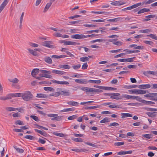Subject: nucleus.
<instances>
[{
    "label": "nucleus",
    "mask_w": 157,
    "mask_h": 157,
    "mask_svg": "<svg viewBox=\"0 0 157 157\" xmlns=\"http://www.w3.org/2000/svg\"><path fill=\"white\" fill-rule=\"evenodd\" d=\"M33 97V95L29 91H26L25 92L22 93V98L25 101H30L32 99Z\"/></svg>",
    "instance_id": "obj_1"
},
{
    "label": "nucleus",
    "mask_w": 157,
    "mask_h": 157,
    "mask_svg": "<svg viewBox=\"0 0 157 157\" xmlns=\"http://www.w3.org/2000/svg\"><path fill=\"white\" fill-rule=\"evenodd\" d=\"M130 92L134 93L136 94H143L147 93V91L146 90H139V89H133L128 90Z\"/></svg>",
    "instance_id": "obj_2"
},
{
    "label": "nucleus",
    "mask_w": 157,
    "mask_h": 157,
    "mask_svg": "<svg viewBox=\"0 0 157 157\" xmlns=\"http://www.w3.org/2000/svg\"><path fill=\"white\" fill-rule=\"evenodd\" d=\"M40 72L42 73L41 75H42V76L43 77H45L48 78H51L52 77V76L51 75L48 74H50L51 73V72L50 71L40 70Z\"/></svg>",
    "instance_id": "obj_3"
},
{
    "label": "nucleus",
    "mask_w": 157,
    "mask_h": 157,
    "mask_svg": "<svg viewBox=\"0 0 157 157\" xmlns=\"http://www.w3.org/2000/svg\"><path fill=\"white\" fill-rule=\"evenodd\" d=\"M71 38L73 39H82L86 38V36L83 34H75L71 35Z\"/></svg>",
    "instance_id": "obj_4"
},
{
    "label": "nucleus",
    "mask_w": 157,
    "mask_h": 157,
    "mask_svg": "<svg viewBox=\"0 0 157 157\" xmlns=\"http://www.w3.org/2000/svg\"><path fill=\"white\" fill-rule=\"evenodd\" d=\"M141 5V2L137 3L136 4H135L133 5H132V6H129L128 7H127V8H124L123 9H122V11H125L126 10H131L133 9L136 8L139 6Z\"/></svg>",
    "instance_id": "obj_5"
},
{
    "label": "nucleus",
    "mask_w": 157,
    "mask_h": 157,
    "mask_svg": "<svg viewBox=\"0 0 157 157\" xmlns=\"http://www.w3.org/2000/svg\"><path fill=\"white\" fill-rule=\"evenodd\" d=\"M52 44V42L51 41H45L42 43V45L49 48H52L54 47V46L51 44Z\"/></svg>",
    "instance_id": "obj_6"
},
{
    "label": "nucleus",
    "mask_w": 157,
    "mask_h": 157,
    "mask_svg": "<svg viewBox=\"0 0 157 157\" xmlns=\"http://www.w3.org/2000/svg\"><path fill=\"white\" fill-rule=\"evenodd\" d=\"M120 95V94L119 93H112L110 98L116 100H119L121 99L119 97Z\"/></svg>",
    "instance_id": "obj_7"
},
{
    "label": "nucleus",
    "mask_w": 157,
    "mask_h": 157,
    "mask_svg": "<svg viewBox=\"0 0 157 157\" xmlns=\"http://www.w3.org/2000/svg\"><path fill=\"white\" fill-rule=\"evenodd\" d=\"M80 89L83 91L86 92L87 94H88V93H92V88L86 87H83L82 88H81Z\"/></svg>",
    "instance_id": "obj_8"
},
{
    "label": "nucleus",
    "mask_w": 157,
    "mask_h": 157,
    "mask_svg": "<svg viewBox=\"0 0 157 157\" xmlns=\"http://www.w3.org/2000/svg\"><path fill=\"white\" fill-rule=\"evenodd\" d=\"M8 2V0H4L0 6V13L3 10Z\"/></svg>",
    "instance_id": "obj_9"
},
{
    "label": "nucleus",
    "mask_w": 157,
    "mask_h": 157,
    "mask_svg": "<svg viewBox=\"0 0 157 157\" xmlns=\"http://www.w3.org/2000/svg\"><path fill=\"white\" fill-rule=\"evenodd\" d=\"M27 50L29 51L30 54H32V55L35 56H38V55L37 52H36L34 50H33L30 48H28Z\"/></svg>",
    "instance_id": "obj_10"
},
{
    "label": "nucleus",
    "mask_w": 157,
    "mask_h": 157,
    "mask_svg": "<svg viewBox=\"0 0 157 157\" xmlns=\"http://www.w3.org/2000/svg\"><path fill=\"white\" fill-rule=\"evenodd\" d=\"M75 81L76 82L80 84H86L88 83L87 80L84 79H76Z\"/></svg>",
    "instance_id": "obj_11"
},
{
    "label": "nucleus",
    "mask_w": 157,
    "mask_h": 157,
    "mask_svg": "<svg viewBox=\"0 0 157 157\" xmlns=\"http://www.w3.org/2000/svg\"><path fill=\"white\" fill-rule=\"evenodd\" d=\"M40 72V70L36 68L33 69L31 72V75L33 77H35L37 74H38L39 72Z\"/></svg>",
    "instance_id": "obj_12"
},
{
    "label": "nucleus",
    "mask_w": 157,
    "mask_h": 157,
    "mask_svg": "<svg viewBox=\"0 0 157 157\" xmlns=\"http://www.w3.org/2000/svg\"><path fill=\"white\" fill-rule=\"evenodd\" d=\"M132 151H121L117 153V154L119 155H123L126 154H131L132 153Z\"/></svg>",
    "instance_id": "obj_13"
},
{
    "label": "nucleus",
    "mask_w": 157,
    "mask_h": 157,
    "mask_svg": "<svg viewBox=\"0 0 157 157\" xmlns=\"http://www.w3.org/2000/svg\"><path fill=\"white\" fill-rule=\"evenodd\" d=\"M72 151H75L77 152H86L88 150L86 149H78V148H75L73 149H71Z\"/></svg>",
    "instance_id": "obj_14"
},
{
    "label": "nucleus",
    "mask_w": 157,
    "mask_h": 157,
    "mask_svg": "<svg viewBox=\"0 0 157 157\" xmlns=\"http://www.w3.org/2000/svg\"><path fill=\"white\" fill-rule=\"evenodd\" d=\"M138 88L140 89H146L151 87V86L149 84L140 85L138 86Z\"/></svg>",
    "instance_id": "obj_15"
},
{
    "label": "nucleus",
    "mask_w": 157,
    "mask_h": 157,
    "mask_svg": "<svg viewBox=\"0 0 157 157\" xmlns=\"http://www.w3.org/2000/svg\"><path fill=\"white\" fill-rule=\"evenodd\" d=\"M123 18L121 17H117L114 19H109L107 20V21L110 22H117L121 21L122 20Z\"/></svg>",
    "instance_id": "obj_16"
},
{
    "label": "nucleus",
    "mask_w": 157,
    "mask_h": 157,
    "mask_svg": "<svg viewBox=\"0 0 157 157\" xmlns=\"http://www.w3.org/2000/svg\"><path fill=\"white\" fill-rule=\"evenodd\" d=\"M52 2H51L50 0V2L49 3H48L47 4L45 7L43 12L44 13H45L49 9L51 5L52 4Z\"/></svg>",
    "instance_id": "obj_17"
},
{
    "label": "nucleus",
    "mask_w": 157,
    "mask_h": 157,
    "mask_svg": "<svg viewBox=\"0 0 157 157\" xmlns=\"http://www.w3.org/2000/svg\"><path fill=\"white\" fill-rule=\"evenodd\" d=\"M63 43L65 45H75L77 44V43L75 42L64 41Z\"/></svg>",
    "instance_id": "obj_18"
},
{
    "label": "nucleus",
    "mask_w": 157,
    "mask_h": 157,
    "mask_svg": "<svg viewBox=\"0 0 157 157\" xmlns=\"http://www.w3.org/2000/svg\"><path fill=\"white\" fill-rule=\"evenodd\" d=\"M44 60L45 62L49 64L52 63V60L51 58L48 56H45L44 58Z\"/></svg>",
    "instance_id": "obj_19"
},
{
    "label": "nucleus",
    "mask_w": 157,
    "mask_h": 157,
    "mask_svg": "<svg viewBox=\"0 0 157 157\" xmlns=\"http://www.w3.org/2000/svg\"><path fill=\"white\" fill-rule=\"evenodd\" d=\"M124 4V3L121 2L119 1H116L111 3V5L115 6L122 5Z\"/></svg>",
    "instance_id": "obj_20"
},
{
    "label": "nucleus",
    "mask_w": 157,
    "mask_h": 157,
    "mask_svg": "<svg viewBox=\"0 0 157 157\" xmlns=\"http://www.w3.org/2000/svg\"><path fill=\"white\" fill-rule=\"evenodd\" d=\"M67 57L66 55H61L60 56H58L56 55H54L52 56L51 57L52 58H54L55 59H60L65 58Z\"/></svg>",
    "instance_id": "obj_21"
},
{
    "label": "nucleus",
    "mask_w": 157,
    "mask_h": 157,
    "mask_svg": "<svg viewBox=\"0 0 157 157\" xmlns=\"http://www.w3.org/2000/svg\"><path fill=\"white\" fill-rule=\"evenodd\" d=\"M52 72L53 73L61 75H63L65 73V72L63 71H58L57 70H52Z\"/></svg>",
    "instance_id": "obj_22"
},
{
    "label": "nucleus",
    "mask_w": 157,
    "mask_h": 157,
    "mask_svg": "<svg viewBox=\"0 0 157 157\" xmlns=\"http://www.w3.org/2000/svg\"><path fill=\"white\" fill-rule=\"evenodd\" d=\"M150 9L146 8H143L139 11L137 12L138 14L146 12H148L150 11Z\"/></svg>",
    "instance_id": "obj_23"
},
{
    "label": "nucleus",
    "mask_w": 157,
    "mask_h": 157,
    "mask_svg": "<svg viewBox=\"0 0 157 157\" xmlns=\"http://www.w3.org/2000/svg\"><path fill=\"white\" fill-rule=\"evenodd\" d=\"M9 95L10 96L11 98L12 97H22V93H16L11 94H10Z\"/></svg>",
    "instance_id": "obj_24"
},
{
    "label": "nucleus",
    "mask_w": 157,
    "mask_h": 157,
    "mask_svg": "<svg viewBox=\"0 0 157 157\" xmlns=\"http://www.w3.org/2000/svg\"><path fill=\"white\" fill-rule=\"evenodd\" d=\"M121 118L122 119L126 117H132V114L128 113H121Z\"/></svg>",
    "instance_id": "obj_25"
},
{
    "label": "nucleus",
    "mask_w": 157,
    "mask_h": 157,
    "mask_svg": "<svg viewBox=\"0 0 157 157\" xmlns=\"http://www.w3.org/2000/svg\"><path fill=\"white\" fill-rule=\"evenodd\" d=\"M16 109V108L10 107H7L6 108V110L8 112L15 111Z\"/></svg>",
    "instance_id": "obj_26"
},
{
    "label": "nucleus",
    "mask_w": 157,
    "mask_h": 157,
    "mask_svg": "<svg viewBox=\"0 0 157 157\" xmlns=\"http://www.w3.org/2000/svg\"><path fill=\"white\" fill-rule=\"evenodd\" d=\"M36 97L39 98H46L48 97L45 94H37Z\"/></svg>",
    "instance_id": "obj_27"
},
{
    "label": "nucleus",
    "mask_w": 157,
    "mask_h": 157,
    "mask_svg": "<svg viewBox=\"0 0 157 157\" xmlns=\"http://www.w3.org/2000/svg\"><path fill=\"white\" fill-rule=\"evenodd\" d=\"M67 104L69 105H71L72 106H78L79 103L77 102L70 101L67 102Z\"/></svg>",
    "instance_id": "obj_28"
},
{
    "label": "nucleus",
    "mask_w": 157,
    "mask_h": 157,
    "mask_svg": "<svg viewBox=\"0 0 157 157\" xmlns=\"http://www.w3.org/2000/svg\"><path fill=\"white\" fill-rule=\"evenodd\" d=\"M12 98H11L9 94L7 95L6 96H1L0 97V100H5L8 99H11Z\"/></svg>",
    "instance_id": "obj_29"
},
{
    "label": "nucleus",
    "mask_w": 157,
    "mask_h": 157,
    "mask_svg": "<svg viewBox=\"0 0 157 157\" xmlns=\"http://www.w3.org/2000/svg\"><path fill=\"white\" fill-rule=\"evenodd\" d=\"M155 15H150L145 17L146 19L144 20V21H147L151 20V19L155 17Z\"/></svg>",
    "instance_id": "obj_30"
},
{
    "label": "nucleus",
    "mask_w": 157,
    "mask_h": 157,
    "mask_svg": "<svg viewBox=\"0 0 157 157\" xmlns=\"http://www.w3.org/2000/svg\"><path fill=\"white\" fill-rule=\"evenodd\" d=\"M142 102H143V103L146 105H154L155 104V103L154 102L150 101H147L145 100L144 101H143Z\"/></svg>",
    "instance_id": "obj_31"
},
{
    "label": "nucleus",
    "mask_w": 157,
    "mask_h": 157,
    "mask_svg": "<svg viewBox=\"0 0 157 157\" xmlns=\"http://www.w3.org/2000/svg\"><path fill=\"white\" fill-rule=\"evenodd\" d=\"M59 67L60 68H62L65 69H69L70 68V67L68 65H62L60 64L59 65Z\"/></svg>",
    "instance_id": "obj_32"
},
{
    "label": "nucleus",
    "mask_w": 157,
    "mask_h": 157,
    "mask_svg": "<svg viewBox=\"0 0 157 157\" xmlns=\"http://www.w3.org/2000/svg\"><path fill=\"white\" fill-rule=\"evenodd\" d=\"M109 107L112 108L119 109L121 108V105L115 104L111 105L109 106Z\"/></svg>",
    "instance_id": "obj_33"
},
{
    "label": "nucleus",
    "mask_w": 157,
    "mask_h": 157,
    "mask_svg": "<svg viewBox=\"0 0 157 157\" xmlns=\"http://www.w3.org/2000/svg\"><path fill=\"white\" fill-rule=\"evenodd\" d=\"M100 107V106L99 105H97L93 106H86L85 107V109H91L99 108Z\"/></svg>",
    "instance_id": "obj_34"
},
{
    "label": "nucleus",
    "mask_w": 157,
    "mask_h": 157,
    "mask_svg": "<svg viewBox=\"0 0 157 157\" xmlns=\"http://www.w3.org/2000/svg\"><path fill=\"white\" fill-rule=\"evenodd\" d=\"M99 32H101V33H106L105 31H103L102 30H90V31H89L87 32V33H91L94 32L95 33H98Z\"/></svg>",
    "instance_id": "obj_35"
},
{
    "label": "nucleus",
    "mask_w": 157,
    "mask_h": 157,
    "mask_svg": "<svg viewBox=\"0 0 157 157\" xmlns=\"http://www.w3.org/2000/svg\"><path fill=\"white\" fill-rule=\"evenodd\" d=\"M88 82H90V83H94L97 84H99L101 82V81L100 80H90L88 81Z\"/></svg>",
    "instance_id": "obj_36"
},
{
    "label": "nucleus",
    "mask_w": 157,
    "mask_h": 157,
    "mask_svg": "<svg viewBox=\"0 0 157 157\" xmlns=\"http://www.w3.org/2000/svg\"><path fill=\"white\" fill-rule=\"evenodd\" d=\"M34 130L36 132L38 133H39L40 134L44 136H45L46 135H47L46 133L44 131H41L37 129H35Z\"/></svg>",
    "instance_id": "obj_37"
},
{
    "label": "nucleus",
    "mask_w": 157,
    "mask_h": 157,
    "mask_svg": "<svg viewBox=\"0 0 157 157\" xmlns=\"http://www.w3.org/2000/svg\"><path fill=\"white\" fill-rule=\"evenodd\" d=\"M74 110V109H73V108H68L67 109H64L63 110L60 111V112H67L69 111H72Z\"/></svg>",
    "instance_id": "obj_38"
},
{
    "label": "nucleus",
    "mask_w": 157,
    "mask_h": 157,
    "mask_svg": "<svg viewBox=\"0 0 157 157\" xmlns=\"http://www.w3.org/2000/svg\"><path fill=\"white\" fill-rule=\"evenodd\" d=\"M89 58L87 57H83L80 58V61L82 62H85L89 61Z\"/></svg>",
    "instance_id": "obj_39"
},
{
    "label": "nucleus",
    "mask_w": 157,
    "mask_h": 157,
    "mask_svg": "<svg viewBox=\"0 0 157 157\" xmlns=\"http://www.w3.org/2000/svg\"><path fill=\"white\" fill-rule=\"evenodd\" d=\"M110 121V119L107 117L104 118L103 120L101 121L100 123H104L106 122H108Z\"/></svg>",
    "instance_id": "obj_40"
},
{
    "label": "nucleus",
    "mask_w": 157,
    "mask_h": 157,
    "mask_svg": "<svg viewBox=\"0 0 157 157\" xmlns=\"http://www.w3.org/2000/svg\"><path fill=\"white\" fill-rule=\"evenodd\" d=\"M44 89L45 91H54L55 90L53 88L49 87H44Z\"/></svg>",
    "instance_id": "obj_41"
},
{
    "label": "nucleus",
    "mask_w": 157,
    "mask_h": 157,
    "mask_svg": "<svg viewBox=\"0 0 157 157\" xmlns=\"http://www.w3.org/2000/svg\"><path fill=\"white\" fill-rule=\"evenodd\" d=\"M92 13H93L96 14H103V13H105L106 14H109V12H102V11H92L91 12Z\"/></svg>",
    "instance_id": "obj_42"
},
{
    "label": "nucleus",
    "mask_w": 157,
    "mask_h": 157,
    "mask_svg": "<svg viewBox=\"0 0 157 157\" xmlns=\"http://www.w3.org/2000/svg\"><path fill=\"white\" fill-rule=\"evenodd\" d=\"M29 44L30 46L35 48L39 46L38 44L31 42L29 43Z\"/></svg>",
    "instance_id": "obj_43"
},
{
    "label": "nucleus",
    "mask_w": 157,
    "mask_h": 157,
    "mask_svg": "<svg viewBox=\"0 0 157 157\" xmlns=\"http://www.w3.org/2000/svg\"><path fill=\"white\" fill-rule=\"evenodd\" d=\"M60 94H62L65 96H69L70 94L69 92L67 91H59Z\"/></svg>",
    "instance_id": "obj_44"
},
{
    "label": "nucleus",
    "mask_w": 157,
    "mask_h": 157,
    "mask_svg": "<svg viewBox=\"0 0 157 157\" xmlns=\"http://www.w3.org/2000/svg\"><path fill=\"white\" fill-rule=\"evenodd\" d=\"M142 136L144 138L149 139L152 137V135L151 134H146L143 135Z\"/></svg>",
    "instance_id": "obj_45"
},
{
    "label": "nucleus",
    "mask_w": 157,
    "mask_h": 157,
    "mask_svg": "<svg viewBox=\"0 0 157 157\" xmlns=\"http://www.w3.org/2000/svg\"><path fill=\"white\" fill-rule=\"evenodd\" d=\"M102 92V90H101L94 89L92 88V93H93L94 92L96 93H101Z\"/></svg>",
    "instance_id": "obj_46"
},
{
    "label": "nucleus",
    "mask_w": 157,
    "mask_h": 157,
    "mask_svg": "<svg viewBox=\"0 0 157 157\" xmlns=\"http://www.w3.org/2000/svg\"><path fill=\"white\" fill-rule=\"evenodd\" d=\"M155 113H151V112H147V114L148 116L151 117H154L156 116V115L155 114Z\"/></svg>",
    "instance_id": "obj_47"
},
{
    "label": "nucleus",
    "mask_w": 157,
    "mask_h": 157,
    "mask_svg": "<svg viewBox=\"0 0 157 157\" xmlns=\"http://www.w3.org/2000/svg\"><path fill=\"white\" fill-rule=\"evenodd\" d=\"M123 52H124V55L126 54H129L133 53V50H129L128 49H126L123 50Z\"/></svg>",
    "instance_id": "obj_48"
},
{
    "label": "nucleus",
    "mask_w": 157,
    "mask_h": 157,
    "mask_svg": "<svg viewBox=\"0 0 157 157\" xmlns=\"http://www.w3.org/2000/svg\"><path fill=\"white\" fill-rule=\"evenodd\" d=\"M151 100L157 101V93H154L153 96V98H151Z\"/></svg>",
    "instance_id": "obj_49"
},
{
    "label": "nucleus",
    "mask_w": 157,
    "mask_h": 157,
    "mask_svg": "<svg viewBox=\"0 0 157 157\" xmlns=\"http://www.w3.org/2000/svg\"><path fill=\"white\" fill-rule=\"evenodd\" d=\"M105 41V40L103 39H98L95 40H93L92 42L93 43H94L96 42H104Z\"/></svg>",
    "instance_id": "obj_50"
},
{
    "label": "nucleus",
    "mask_w": 157,
    "mask_h": 157,
    "mask_svg": "<svg viewBox=\"0 0 157 157\" xmlns=\"http://www.w3.org/2000/svg\"><path fill=\"white\" fill-rule=\"evenodd\" d=\"M24 138L28 139L30 140H34L35 138L33 136L31 135H26L24 136Z\"/></svg>",
    "instance_id": "obj_51"
},
{
    "label": "nucleus",
    "mask_w": 157,
    "mask_h": 157,
    "mask_svg": "<svg viewBox=\"0 0 157 157\" xmlns=\"http://www.w3.org/2000/svg\"><path fill=\"white\" fill-rule=\"evenodd\" d=\"M61 117L60 116H56L54 117L51 118V120L52 121H60L61 120Z\"/></svg>",
    "instance_id": "obj_52"
},
{
    "label": "nucleus",
    "mask_w": 157,
    "mask_h": 157,
    "mask_svg": "<svg viewBox=\"0 0 157 157\" xmlns=\"http://www.w3.org/2000/svg\"><path fill=\"white\" fill-rule=\"evenodd\" d=\"M147 36L150 37L151 38L157 40V36L154 34H151L147 35Z\"/></svg>",
    "instance_id": "obj_53"
},
{
    "label": "nucleus",
    "mask_w": 157,
    "mask_h": 157,
    "mask_svg": "<svg viewBox=\"0 0 157 157\" xmlns=\"http://www.w3.org/2000/svg\"><path fill=\"white\" fill-rule=\"evenodd\" d=\"M14 148L16 150V151L19 153H22L24 152V150L22 149L17 148L16 147H14Z\"/></svg>",
    "instance_id": "obj_54"
},
{
    "label": "nucleus",
    "mask_w": 157,
    "mask_h": 157,
    "mask_svg": "<svg viewBox=\"0 0 157 157\" xmlns=\"http://www.w3.org/2000/svg\"><path fill=\"white\" fill-rule=\"evenodd\" d=\"M116 89V88L112 87L104 86L103 89L107 90H112Z\"/></svg>",
    "instance_id": "obj_55"
},
{
    "label": "nucleus",
    "mask_w": 157,
    "mask_h": 157,
    "mask_svg": "<svg viewBox=\"0 0 157 157\" xmlns=\"http://www.w3.org/2000/svg\"><path fill=\"white\" fill-rule=\"evenodd\" d=\"M53 134L56 136L61 137H63L64 136V135L62 133L54 132Z\"/></svg>",
    "instance_id": "obj_56"
},
{
    "label": "nucleus",
    "mask_w": 157,
    "mask_h": 157,
    "mask_svg": "<svg viewBox=\"0 0 157 157\" xmlns=\"http://www.w3.org/2000/svg\"><path fill=\"white\" fill-rule=\"evenodd\" d=\"M77 117V115H73L68 117L67 119L69 120H74L76 119Z\"/></svg>",
    "instance_id": "obj_57"
},
{
    "label": "nucleus",
    "mask_w": 157,
    "mask_h": 157,
    "mask_svg": "<svg viewBox=\"0 0 157 157\" xmlns=\"http://www.w3.org/2000/svg\"><path fill=\"white\" fill-rule=\"evenodd\" d=\"M123 44V42L121 41L114 42L113 43V44L118 46L121 45Z\"/></svg>",
    "instance_id": "obj_58"
},
{
    "label": "nucleus",
    "mask_w": 157,
    "mask_h": 157,
    "mask_svg": "<svg viewBox=\"0 0 157 157\" xmlns=\"http://www.w3.org/2000/svg\"><path fill=\"white\" fill-rule=\"evenodd\" d=\"M135 99L136 100L142 103H143V102H142L143 101L145 100H144V99H142L141 98L138 96H136Z\"/></svg>",
    "instance_id": "obj_59"
},
{
    "label": "nucleus",
    "mask_w": 157,
    "mask_h": 157,
    "mask_svg": "<svg viewBox=\"0 0 157 157\" xmlns=\"http://www.w3.org/2000/svg\"><path fill=\"white\" fill-rule=\"evenodd\" d=\"M50 29H51L53 30H54L56 32L59 31V32H62L64 31V30L63 29H60V30H59L58 29L54 28L53 27H51L50 28Z\"/></svg>",
    "instance_id": "obj_60"
},
{
    "label": "nucleus",
    "mask_w": 157,
    "mask_h": 157,
    "mask_svg": "<svg viewBox=\"0 0 157 157\" xmlns=\"http://www.w3.org/2000/svg\"><path fill=\"white\" fill-rule=\"evenodd\" d=\"M30 117L33 118L34 120L36 121H39L38 118L35 115H31Z\"/></svg>",
    "instance_id": "obj_61"
},
{
    "label": "nucleus",
    "mask_w": 157,
    "mask_h": 157,
    "mask_svg": "<svg viewBox=\"0 0 157 157\" xmlns=\"http://www.w3.org/2000/svg\"><path fill=\"white\" fill-rule=\"evenodd\" d=\"M72 68L75 70H77L80 68L81 65L80 64H78L76 65H74L72 66Z\"/></svg>",
    "instance_id": "obj_62"
},
{
    "label": "nucleus",
    "mask_w": 157,
    "mask_h": 157,
    "mask_svg": "<svg viewBox=\"0 0 157 157\" xmlns=\"http://www.w3.org/2000/svg\"><path fill=\"white\" fill-rule=\"evenodd\" d=\"M151 71H144L143 72V74L144 75L146 76H148L149 75H151Z\"/></svg>",
    "instance_id": "obj_63"
},
{
    "label": "nucleus",
    "mask_w": 157,
    "mask_h": 157,
    "mask_svg": "<svg viewBox=\"0 0 157 157\" xmlns=\"http://www.w3.org/2000/svg\"><path fill=\"white\" fill-rule=\"evenodd\" d=\"M53 36L56 37H62V35L59 33H55L53 34Z\"/></svg>",
    "instance_id": "obj_64"
}]
</instances>
